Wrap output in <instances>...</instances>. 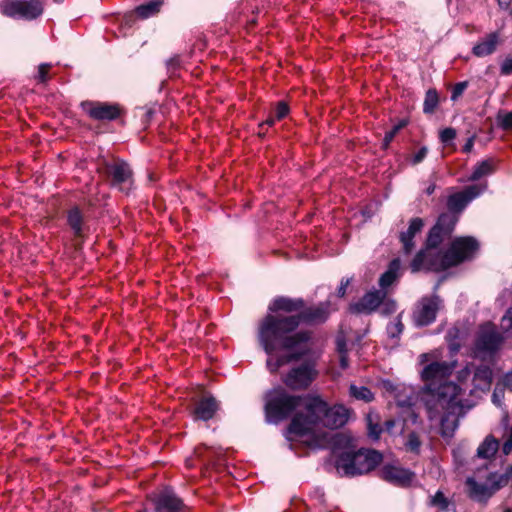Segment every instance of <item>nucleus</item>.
<instances>
[{
  "label": "nucleus",
  "instance_id": "4c0bfd02",
  "mask_svg": "<svg viewBox=\"0 0 512 512\" xmlns=\"http://www.w3.org/2000/svg\"><path fill=\"white\" fill-rule=\"evenodd\" d=\"M289 112L288 105L285 102H279L275 110V118L278 120L283 119Z\"/></svg>",
  "mask_w": 512,
  "mask_h": 512
},
{
  "label": "nucleus",
  "instance_id": "4468645a",
  "mask_svg": "<svg viewBox=\"0 0 512 512\" xmlns=\"http://www.w3.org/2000/svg\"><path fill=\"white\" fill-rule=\"evenodd\" d=\"M485 189L482 185H470L463 191L454 193L447 200V207L452 213H460L466 205Z\"/></svg>",
  "mask_w": 512,
  "mask_h": 512
},
{
  "label": "nucleus",
  "instance_id": "9d476101",
  "mask_svg": "<svg viewBox=\"0 0 512 512\" xmlns=\"http://www.w3.org/2000/svg\"><path fill=\"white\" fill-rule=\"evenodd\" d=\"M0 11L7 17L31 20L42 14L43 4L40 0H5Z\"/></svg>",
  "mask_w": 512,
  "mask_h": 512
},
{
  "label": "nucleus",
  "instance_id": "a18cd8bd",
  "mask_svg": "<svg viewBox=\"0 0 512 512\" xmlns=\"http://www.w3.org/2000/svg\"><path fill=\"white\" fill-rule=\"evenodd\" d=\"M501 73L504 75L512 74V58H507L501 65Z\"/></svg>",
  "mask_w": 512,
  "mask_h": 512
},
{
  "label": "nucleus",
  "instance_id": "c85d7f7f",
  "mask_svg": "<svg viewBox=\"0 0 512 512\" xmlns=\"http://www.w3.org/2000/svg\"><path fill=\"white\" fill-rule=\"evenodd\" d=\"M509 419L508 416L505 415L503 417L502 423L505 427V431L502 435L503 438V445H502V452L505 455H508L512 452V425L509 426Z\"/></svg>",
  "mask_w": 512,
  "mask_h": 512
},
{
  "label": "nucleus",
  "instance_id": "6e6d98bb",
  "mask_svg": "<svg viewBox=\"0 0 512 512\" xmlns=\"http://www.w3.org/2000/svg\"><path fill=\"white\" fill-rule=\"evenodd\" d=\"M274 121H275V119H274L273 117H270V118H268V119L265 121V124H267V125L271 126V125H273V124H274Z\"/></svg>",
  "mask_w": 512,
  "mask_h": 512
},
{
  "label": "nucleus",
  "instance_id": "f03ea898",
  "mask_svg": "<svg viewBox=\"0 0 512 512\" xmlns=\"http://www.w3.org/2000/svg\"><path fill=\"white\" fill-rule=\"evenodd\" d=\"M349 418V410L342 405L328 407L319 397L307 399L306 414L297 413L291 420L287 430L289 440L299 439L312 448H324L329 444L338 446L349 442V438L341 433L322 432L326 427L331 430L344 426Z\"/></svg>",
  "mask_w": 512,
  "mask_h": 512
},
{
  "label": "nucleus",
  "instance_id": "39448f33",
  "mask_svg": "<svg viewBox=\"0 0 512 512\" xmlns=\"http://www.w3.org/2000/svg\"><path fill=\"white\" fill-rule=\"evenodd\" d=\"M478 246V242L473 237L456 238L443 255L429 260L428 270L442 271L469 260L478 250Z\"/></svg>",
  "mask_w": 512,
  "mask_h": 512
},
{
  "label": "nucleus",
  "instance_id": "dca6fc26",
  "mask_svg": "<svg viewBox=\"0 0 512 512\" xmlns=\"http://www.w3.org/2000/svg\"><path fill=\"white\" fill-rule=\"evenodd\" d=\"M107 171L112 178V185L125 191L126 186L132 184V171L129 165L123 161H117L107 166Z\"/></svg>",
  "mask_w": 512,
  "mask_h": 512
},
{
  "label": "nucleus",
  "instance_id": "3c124183",
  "mask_svg": "<svg viewBox=\"0 0 512 512\" xmlns=\"http://www.w3.org/2000/svg\"><path fill=\"white\" fill-rule=\"evenodd\" d=\"M474 145V137H470L463 147L464 152H470Z\"/></svg>",
  "mask_w": 512,
  "mask_h": 512
},
{
  "label": "nucleus",
  "instance_id": "ea45409f",
  "mask_svg": "<svg viewBox=\"0 0 512 512\" xmlns=\"http://www.w3.org/2000/svg\"><path fill=\"white\" fill-rule=\"evenodd\" d=\"M467 87V82H460V83H457L454 87H453V90H452V95H451V99L453 101H455L456 99H458L464 92V90L466 89Z\"/></svg>",
  "mask_w": 512,
  "mask_h": 512
},
{
  "label": "nucleus",
  "instance_id": "bf43d9fd",
  "mask_svg": "<svg viewBox=\"0 0 512 512\" xmlns=\"http://www.w3.org/2000/svg\"><path fill=\"white\" fill-rule=\"evenodd\" d=\"M510 475L512 476V468L510 469Z\"/></svg>",
  "mask_w": 512,
  "mask_h": 512
},
{
  "label": "nucleus",
  "instance_id": "2f4dec72",
  "mask_svg": "<svg viewBox=\"0 0 512 512\" xmlns=\"http://www.w3.org/2000/svg\"><path fill=\"white\" fill-rule=\"evenodd\" d=\"M68 222L71 228L74 230L75 234L80 236L82 232L81 222L82 216L78 208H73L69 211L68 214Z\"/></svg>",
  "mask_w": 512,
  "mask_h": 512
},
{
  "label": "nucleus",
  "instance_id": "79ce46f5",
  "mask_svg": "<svg viewBox=\"0 0 512 512\" xmlns=\"http://www.w3.org/2000/svg\"><path fill=\"white\" fill-rule=\"evenodd\" d=\"M503 396H504V392H503V389L500 388L498 385L496 386L494 392H493V395H492V402L497 405V406H501L502 404V399H503Z\"/></svg>",
  "mask_w": 512,
  "mask_h": 512
},
{
  "label": "nucleus",
  "instance_id": "09e8293b",
  "mask_svg": "<svg viewBox=\"0 0 512 512\" xmlns=\"http://www.w3.org/2000/svg\"><path fill=\"white\" fill-rule=\"evenodd\" d=\"M503 385L504 387L512 391V372H509L505 375V377L503 378Z\"/></svg>",
  "mask_w": 512,
  "mask_h": 512
},
{
  "label": "nucleus",
  "instance_id": "13d9d810",
  "mask_svg": "<svg viewBox=\"0 0 512 512\" xmlns=\"http://www.w3.org/2000/svg\"><path fill=\"white\" fill-rule=\"evenodd\" d=\"M505 512H512V510H510V509H507V510H505Z\"/></svg>",
  "mask_w": 512,
  "mask_h": 512
},
{
  "label": "nucleus",
  "instance_id": "37998d69",
  "mask_svg": "<svg viewBox=\"0 0 512 512\" xmlns=\"http://www.w3.org/2000/svg\"><path fill=\"white\" fill-rule=\"evenodd\" d=\"M51 66L49 64H41L38 67V79L40 82H45L47 80V74L50 70Z\"/></svg>",
  "mask_w": 512,
  "mask_h": 512
},
{
  "label": "nucleus",
  "instance_id": "6e6552de",
  "mask_svg": "<svg viewBox=\"0 0 512 512\" xmlns=\"http://www.w3.org/2000/svg\"><path fill=\"white\" fill-rule=\"evenodd\" d=\"M503 337L491 323L482 325L478 331L474 345V355L486 360L491 358L500 348Z\"/></svg>",
  "mask_w": 512,
  "mask_h": 512
},
{
  "label": "nucleus",
  "instance_id": "423d86ee",
  "mask_svg": "<svg viewBox=\"0 0 512 512\" xmlns=\"http://www.w3.org/2000/svg\"><path fill=\"white\" fill-rule=\"evenodd\" d=\"M382 460V455L376 450L359 449L356 452L347 451L340 455L336 468L344 476H355L368 473Z\"/></svg>",
  "mask_w": 512,
  "mask_h": 512
},
{
  "label": "nucleus",
  "instance_id": "2eb2a0df",
  "mask_svg": "<svg viewBox=\"0 0 512 512\" xmlns=\"http://www.w3.org/2000/svg\"><path fill=\"white\" fill-rule=\"evenodd\" d=\"M83 110L95 120H113L120 114V109L117 105L100 103V102H84L82 103Z\"/></svg>",
  "mask_w": 512,
  "mask_h": 512
},
{
  "label": "nucleus",
  "instance_id": "20e7f679",
  "mask_svg": "<svg viewBox=\"0 0 512 512\" xmlns=\"http://www.w3.org/2000/svg\"><path fill=\"white\" fill-rule=\"evenodd\" d=\"M312 396H296L287 393L283 388H275L266 395L265 412L270 422H279L286 419L297 409L303 411L296 412L306 414L307 399Z\"/></svg>",
  "mask_w": 512,
  "mask_h": 512
},
{
  "label": "nucleus",
  "instance_id": "4be33fe9",
  "mask_svg": "<svg viewBox=\"0 0 512 512\" xmlns=\"http://www.w3.org/2000/svg\"><path fill=\"white\" fill-rule=\"evenodd\" d=\"M423 226L424 223L421 218H413L410 221L408 230L401 233L400 240L403 244V250L406 254L411 253L414 249L415 243L413 242V237L422 230Z\"/></svg>",
  "mask_w": 512,
  "mask_h": 512
},
{
  "label": "nucleus",
  "instance_id": "473e14b6",
  "mask_svg": "<svg viewBox=\"0 0 512 512\" xmlns=\"http://www.w3.org/2000/svg\"><path fill=\"white\" fill-rule=\"evenodd\" d=\"M431 505L438 508L437 512H454L453 509L450 508L447 499L439 491L431 498Z\"/></svg>",
  "mask_w": 512,
  "mask_h": 512
},
{
  "label": "nucleus",
  "instance_id": "8fccbe9b",
  "mask_svg": "<svg viewBox=\"0 0 512 512\" xmlns=\"http://www.w3.org/2000/svg\"><path fill=\"white\" fill-rule=\"evenodd\" d=\"M337 349L339 353L347 352L345 340L341 336L337 337Z\"/></svg>",
  "mask_w": 512,
  "mask_h": 512
},
{
  "label": "nucleus",
  "instance_id": "e433bc0d",
  "mask_svg": "<svg viewBox=\"0 0 512 512\" xmlns=\"http://www.w3.org/2000/svg\"><path fill=\"white\" fill-rule=\"evenodd\" d=\"M501 327L505 332H512V307L502 317Z\"/></svg>",
  "mask_w": 512,
  "mask_h": 512
},
{
  "label": "nucleus",
  "instance_id": "bb28decb",
  "mask_svg": "<svg viewBox=\"0 0 512 512\" xmlns=\"http://www.w3.org/2000/svg\"><path fill=\"white\" fill-rule=\"evenodd\" d=\"M495 170V162L492 159H487L477 164L470 176V180L476 181L484 176L490 175Z\"/></svg>",
  "mask_w": 512,
  "mask_h": 512
},
{
  "label": "nucleus",
  "instance_id": "b1692460",
  "mask_svg": "<svg viewBox=\"0 0 512 512\" xmlns=\"http://www.w3.org/2000/svg\"><path fill=\"white\" fill-rule=\"evenodd\" d=\"M499 449V441L492 435H488L477 448V457L491 459Z\"/></svg>",
  "mask_w": 512,
  "mask_h": 512
},
{
  "label": "nucleus",
  "instance_id": "49530a36",
  "mask_svg": "<svg viewBox=\"0 0 512 512\" xmlns=\"http://www.w3.org/2000/svg\"><path fill=\"white\" fill-rule=\"evenodd\" d=\"M383 314H389L396 310V303L394 301L384 302L381 307Z\"/></svg>",
  "mask_w": 512,
  "mask_h": 512
},
{
  "label": "nucleus",
  "instance_id": "58836bf2",
  "mask_svg": "<svg viewBox=\"0 0 512 512\" xmlns=\"http://www.w3.org/2000/svg\"><path fill=\"white\" fill-rule=\"evenodd\" d=\"M456 137V131L453 128H445L440 133V139L443 143H448Z\"/></svg>",
  "mask_w": 512,
  "mask_h": 512
},
{
  "label": "nucleus",
  "instance_id": "6ab92c4d",
  "mask_svg": "<svg viewBox=\"0 0 512 512\" xmlns=\"http://www.w3.org/2000/svg\"><path fill=\"white\" fill-rule=\"evenodd\" d=\"M380 473L382 479L396 485H405L413 478V473L397 465L386 464L382 467Z\"/></svg>",
  "mask_w": 512,
  "mask_h": 512
},
{
  "label": "nucleus",
  "instance_id": "412c9836",
  "mask_svg": "<svg viewBox=\"0 0 512 512\" xmlns=\"http://www.w3.org/2000/svg\"><path fill=\"white\" fill-rule=\"evenodd\" d=\"M218 410V403L214 397H205L201 399L193 410L196 420L207 421L211 419Z\"/></svg>",
  "mask_w": 512,
  "mask_h": 512
},
{
  "label": "nucleus",
  "instance_id": "a19ab883",
  "mask_svg": "<svg viewBox=\"0 0 512 512\" xmlns=\"http://www.w3.org/2000/svg\"><path fill=\"white\" fill-rule=\"evenodd\" d=\"M369 437L373 440H378L380 437V434L382 432V429L377 424H372L371 419H369Z\"/></svg>",
  "mask_w": 512,
  "mask_h": 512
},
{
  "label": "nucleus",
  "instance_id": "864d4df0",
  "mask_svg": "<svg viewBox=\"0 0 512 512\" xmlns=\"http://www.w3.org/2000/svg\"><path fill=\"white\" fill-rule=\"evenodd\" d=\"M395 426V421L390 419L384 422V428L386 431L391 432L393 427Z\"/></svg>",
  "mask_w": 512,
  "mask_h": 512
},
{
  "label": "nucleus",
  "instance_id": "9b49d317",
  "mask_svg": "<svg viewBox=\"0 0 512 512\" xmlns=\"http://www.w3.org/2000/svg\"><path fill=\"white\" fill-rule=\"evenodd\" d=\"M446 237L449 236L443 235L441 229L436 225L433 226L427 238L426 248L418 252L413 261L411 262L410 267L412 272H418L422 269L428 270L429 260L439 255H443V252H437L436 248L442 243V241Z\"/></svg>",
  "mask_w": 512,
  "mask_h": 512
},
{
  "label": "nucleus",
  "instance_id": "c9c22d12",
  "mask_svg": "<svg viewBox=\"0 0 512 512\" xmlns=\"http://www.w3.org/2000/svg\"><path fill=\"white\" fill-rule=\"evenodd\" d=\"M406 126V121L402 120L397 125H395L391 131L387 132L384 140H383V146L384 148H387L390 142L393 140L395 135L399 132L400 129Z\"/></svg>",
  "mask_w": 512,
  "mask_h": 512
},
{
  "label": "nucleus",
  "instance_id": "1a4fd4ad",
  "mask_svg": "<svg viewBox=\"0 0 512 512\" xmlns=\"http://www.w3.org/2000/svg\"><path fill=\"white\" fill-rule=\"evenodd\" d=\"M509 474H490L484 483H478L469 478L467 485L470 496L478 501H485L493 496L498 490L506 486L509 482Z\"/></svg>",
  "mask_w": 512,
  "mask_h": 512
},
{
  "label": "nucleus",
  "instance_id": "aec40b11",
  "mask_svg": "<svg viewBox=\"0 0 512 512\" xmlns=\"http://www.w3.org/2000/svg\"><path fill=\"white\" fill-rule=\"evenodd\" d=\"M304 308L302 299H292L288 297H278L269 305L270 312H286V313H301Z\"/></svg>",
  "mask_w": 512,
  "mask_h": 512
},
{
  "label": "nucleus",
  "instance_id": "0eeeda50",
  "mask_svg": "<svg viewBox=\"0 0 512 512\" xmlns=\"http://www.w3.org/2000/svg\"><path fill=\"white\" fill-rule=\"evenodd\" d=\"M457 379L460 383L466 384L471 381L472 388L470 389L471 395H478L486 393L490 390L493 373L489 366L468 364L463 369L458 371Z\"/></svg>",
  "mask_w": 512,
  "mask_h": 512
},
{
  "label": "nucleus",
  "instance_id": "7c9ffc66",
  "mask_svg": "<svg viewBox=\"0 0 512 512\" xmlns=\"http://www.w3.org/2000/svg\"><path fill=\"white\" fill-rule=\"evenodd\" d=\"M350 394L358 399V400H363L365 402H370L373 400L374 396H373V393L365 386H356V385H351L350 386Z\"/></svg>",
  "mask_w": 512,
  "mask_h": 512
},
{
  "label": "nucleus",
  "instance_id": "a211bd4d",
  "mask_svg": "<svg viewBox=\"0 0 512 512\" xmlns=\"http://www.w3.org/2000/svg\"><path fill=\"white\" fill-rule=\"evenodd\" d=\"M156 512H180L184 504L170 489H165L154 499Z\"/></svg>",
  "mask_w": 512,
  "mask_h": 512
},
{
  "label": "nucleus",
  "instance_id": "72a5a7b5",
  "mask_svg": "<svg viewBox=\"0 0 512 512\" xmlns=\"http://www.w3.org/2000/svg\"><path fill=\"white\" fill-rule=\"evenodd\" d=\"M406 449L413 453H418L421 446V441L416 433H410L405 443Z\"/></svg>",
  "mask_w": 512,
  "mask_h": 512
},
{
  "label": "nucleus",
  "instance_id": "f8f14e48",
  "mask_svg": "<svg viewBox=\"0 0 512 512\" xmlns=\"http://www.w3.org/2000/svg\"><path fill=\"white\" fill-rule=\"evenodd\" d=\"M316 372L310 364H303L295 367L289 371V373L283 377L282 381L284 384L293 389H305L314 380Z\"/></svg>",
  "mask_w": 512,
  "mask_h": 512
},
{
  "label": "nucleus",
  "instance_id": "4d7b16f0",
  "mask_svg": "<svg viewBox=\"0 0 512 512\" xmlns=\"http://www.w3.org/2000/svg\"><path fill=\"white\" fill-rule=\"evenodd\" d=\"M500 5L508 6L511 0H498Z\"/></svg>",
  "mask_w": 512,
  "mask_h": 512
},
{
  "label": "nucleus",
  "instance_id": "603ef678",
  "mask_svg": "<svg viewBox=\"0 0 512 512\" xmlns=\"http://www.w3.org/2000/svg\"><path fill=\"white\" fill-rule=\"evenodd\" d=\"M340 354V365L343 369H346L348 367V360L346 356V352L339 353Z\"/></svg>",
  "mask_w": 512,
  "mask_h": 512
},
{
  "label": "nucleus",
  "instance_id": "a878e982",
  "mask_svg": "<svg viewBox=\"0 0 512 512\" xmlns=\"http://www.w3.org/2000/svg\"><path fill=\"white\" fill-rule=\"evenodd\" d=\"M400 261L398 259L393 260L388 270L380 277L379 284L382 288L390 286L399 276Z\"/></svg>",
  "mask_w": 512,
  "mask_h": 512
},
{
  "label": "nucleus",
  "instance_id": "c03bdc74",
  "mask_svg": "<svg viewBox=\"0 0 512 512\" xmlns=\"http://www.w3.org/2000/svg\"><path fill=\"white\" fill-rule=\"evenodd\" d=\"M428 149L427 147H422L420 150L413 156L412 163L418 164L420 163L427 155Z\"/></svg>",
  "mask_w": 512,
  "mask_h": 512
},
{
  "label": "nucleus",
  "instance_id": "de8ad7c7",
  "mask_svg": "<svg viewBox=\"0 0 512 512\" xmlns=\"http://www.w3.org/2000/svg\"><path fill=\"white\" fill-rule=\"evenodd\" d=\"M350 284V279L342 280L339 288L337 289V295L339 297H344L346 294V289Z\"/></svg>",
  "mask_w": 512,
  "mask_h": 512
},
{
  "label": "nucleus",
  "instance_id": "cd10ccee",
  "mask_svg": "<svg viewBox=\"0 0 512 512\" xmlns=\"http://www.w3.org/2000/svg\"><path fill=\"white\" fill-rule=\"evenodd\" d=\"M162 5L161 0H151L146 4L140 5L135 9V14L140 18H148L159 12Z\"/></svg>",
  "mask_w": 512,
  "mask_h": 512
},
{
  "label": "nucleus",
  "instance_id": "f704fd0d",
  "mask_svg": "<svg viewBox=\"0 0 512 512\" xmlns=\"http://www.w3.org/2000/svg\"><path fill=\"white\" fill-rule=\"evenodd\" d=\"M498 125L505 129H512V112H499L497 115Z\"/></svg>",
  "mask_w": 512,
  "mask_h": 512
},
{
  "label": "nucleus",
  "instance_id": "393cba45",
  "mask_svg": "<svg viewBox=\"0 0 512 512\" xmlns=\"http://www.w3.org/2000/svg\"><path fill=\"white\" fill-rule=\"evenodd\" d=\"M457 221L458 216L455 213H443L442 215L439 216L438 221L435 225L441 229L443 235L450 236Z\"/></svg>",
  "mask_w": 512,
  "mask_h": 512
},
{
  "label": "nucleus",
  "instance_id": "ddd939ff",
  "mask_svg": "<svg viewBox=\"0 0 512 512\" xmlns=\"http://www.w3.org/2000/svg\"><path fill=\"white\" fill-rule=\"evenodd\" d=\"M438 297L422 298L416 305L413 312V321L417 326H426L432 323L436 318L439 309Z\"/></svg>",
  "mask_w": 512,
  "mask_h": 512
},
{
  "label": "nucleus",
  "instance_id": "f257e3e1",
  "mask_svg": "<svg viewBox=\"0 0 512 512\" xmlns=\"http://www.w3.org/2000/svg\"><path fill=\"white\" fill-rule=\"evenodd\" d=\"M328 303L302 309L301 313L291 316L266 315L259 323L258 340L267 354L277 349L281 354L277 358L270 357L267 367L270 372H276L281 366L295 362L311 351V335L308 331L293 333L300 322L320 323L329 315Z\"/></svg>",
  "mask_w": 512,
  "mask_h": 512
},
{
  "label": "nucleus",
  "instance_id": "c756f323",
  "mask_svg": "<svg viewBox=\"0 0 512 512\" xmlns=\"http://www.w3.org/2000/svg\"><path fill=\"white\" fill-rule=\"evenodd\" d=\"M439 103V96L435 89H429L426 92L424 103H423V111L426 114L433 113Z\"/></svg>",
  "mask_w": 512,
  "mask_h": 512
},
{
  "label": "nucleus",
  "instance_id": "7ed1b4c3",
  "mask_svg": "<svg viewBox=\"0 0 512 512\" xmlns=\"http://www.w3.org/2000/svg\"><path fill=\"white\" fill-rule=\"evenodd\" d=\"M425 383L422 399L430 420H438L444 425L460 410V387L448 378L455 369V362L438 361L436 353H423L419 356Z\"/></svg>",
  "mask_w": 512,
  "mask_h": 512
},
{
  "label": "nucleus",
  "instance_id": "f3484780",
  "mask_svg": "<svg viewBox=\"0 0 512 512\" xmlns=\"http://www.w3.org/2000/svg\"><path fill=\"white\" fill-rule=\"evenodd\" d=\"M385 295L382 291L368 292L358 302L351 304L349 309L353 313L370 314L383 303Z\"/></svg>",
  "mask_w": 512,
  "mask_h": 512
},
{
  "label": "nucleus",
  "instance_id": "5fc2aeb1",
  "mask_svg": "<svg viewBox=\"0 0 512 512\" xmlns=\"http://www.w3.org/2000/svg\"><path fill=\"white\" fill-rule=\"evenodd\" d=\"M394 327L398 333H401L403 330V324L399 320L395 323Z\"/></svg>",
  "mask_w": 512,
  "mask_h": 512
},
{
  "label": "nucleus",
  "instance_id": "5701e85b",
  "mask_svg": "<svg viewBox=\"0 0 512 512\" xmlns=\"http://www.w3.org/2000/svg\"><path fill=\"white\" fill-rule=\"evenodd\" d=\"M499 44V35L490 33L473 47V53L477 57H485L492 54Z\"/></svg>",
  "mask_w": 512,
  "mask_h": 512
}]
</instances>
